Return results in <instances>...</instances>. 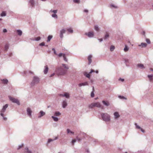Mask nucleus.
Instances as JSON below:
<instances>
[{
	"label": "nucleus",
	"instance_id": "nucleus-18",
	"mask_svg": "<svg viewBox=\"0 0 153 153\" xmlns=\"http://www.w3.org/2000/svg\"><path fill=\"white\" fill-rule=\"evenodd\" d=\"M62 107L63 108H65L67 105V102L66 100H64L63 101L62 103Z\"/></svg>",
	"mask_w": 153,
	"mask_h": 153
},
{
	"label": "nucleus",
	"instance_id": "nucleus-17",
	"mask_svg": "<svg viewBox=\"0 0 153 153\" xmlns=\"http://www.w3.org/2000/svg\"><path fill=\"white\" fill-rule=\"evenodd\" d=\"M48 71V68L47 65H46L44 66V69L43 71L44 73L45 74H47Z\"/></svg>",
	"mask_w": 153,
	"mask_h": 153
},
{
	"label": "nucleus",
	"instance_id": "nucleus-36",
	"mask_svg": "<svg viewBox=\"0 0 153 153\" xmlns=\"http://www.w3.org/2000/svg\"><path fill=\"white\" fill-rule=\"evenodd\" d=\"M67 133L68 134H69L70 133L71 134H74V132L72 131H71L70 129H67Z\"/></svg>",
	"mask_w": 153,
	"mask_h": 153
},
{
	"label": "nucleus",
	"instance_id": "nucleus-41",
	"mask_svg": "<svg viewBox=\"0 0 153 153\" xmlns=\"http://www.w3.org/2000/svg\"><path fill=\"white\" fill-rule=\"evenodd\" d=\"M64 54V53H60L59 54H57L56 55H57L58 57H60L62 56L63 57V54Z\"/></svg>",
	"mask_w": 153,
	"mask_h": 153
},
{
	"label": "nucleus",
	"instance_id": "nucleus-38",
	"mask_svg": "<svg viewBox=\"0 0 153 153\" xmlns=\"http://www.w3.org/2000/svg\"><path fill=\"white\" fill-rule=\"evenodd\" d=\"M94 29L97 31H99V28L97 25H95L94 26Z\"/></svg>",
	"mask_w": 153,
	"mask_h": 153
},
{
	"label": "nucleus",
	"instance_id": "nucleus-15",
	"mask_svg": "<svg viewBox=\"0 0 153 153\" xmlns=\"http://www.w3.org/2000/svg\"><path fill=\"white\" fill-rule=\"evenodd\" d=\"M147 46V44L145 43L142 42L138 46L141 48H146Z\"/></svg>",
	"mask_w": 153,
	"mask_h": 153
},
{
	"label": "nucleus",
	"instance_id": "nucleus-30",
	"mask_svg": "<svg viewBox=\"0 0 153 153\" xmlns=\"http://www.w3.org/2000/svg\"><path fill=\"white\" fill-rule=\"evenodd\" d=\"M54 140L53 139H51V138H49L48 139L47 142V144H48L49 143H50L51 142H52L54 141Z\"/></svg>",
	"mask_w": 153,
	"mask_h": 153
},
{
	"label": "nucleus",
	"instance_id": "nucleus-5",
	"mask_svg": "<svg viewBox=\"0 0 153 153\" xmlns=\"http://www.w3.org/2000/svg\"><path fill=\"white\" fill-rule=\"evenodd\" d=\"M9 98L10 100L13 102L16 103L18 105H20L19 101L17 99L13 98L11 96H9Z\"/></svg>",
	"mask_w": 153,
	"mask_h": 153
},
{
	"label": "nucleus",
	"instance_id": "nucleus-13",
	"mask_svg": "<svg viewBox=\"0 0 153 153\" xmlns=\"http://www.w3.org/2000/svg\"><path fill=\"white\" fill-rule=\"evenodd\" d=\"M124 62L126 64V66L127 67H129V64L131 63V62L130 60L128 59H124Z\"/></svg>",
	"mask_w": 153,
	"mask_h": 153
},
{
	"label": "nucleus",
	"instance_id": "nucleus-40",
	"mask_svg": "<svg viewBox=\"0 0 153 153\" xmlns=\"http://www.w3.org/2000/svg\"><path fill=\"white\" fill-rule=\"evenodd\" d=\"M118 98L121 99H126L124 97L120 95L118 96Z\"/></svg>",
	"mask_w": 153,
	"mask_h": 153
},
{
	"label": "nucleus",
	"instance_id": "nucleus-6",
	"mask_svg": "<svg viewBox=\"0 0 153 153\" xmlns=\"http://www.w3.org/2000/svg\"><path fill=\"white\" fill-rule=\"evenodd\" d=\"M57 10H51L49 11V13H53V14L51 15L52 17L54 18L55 19H57L58 18V16L56 13H57Z\"/></svg>",
	"mask_w": 153,
	"mask_h": 153
},
{
	"label": "nucleus",
	"instance_id": "nucleus-16",
	"mask_svg": "<svg viewBox=\"0 0 153 153\" xmlns=\"http://www.w3.org/2000/svg\"><path fill=\"white\" fill-rule=\"evenodd\" d=\"M114 118L115 119H117L120 117V115H119V113L117 112H115L114 113Z\"/></svg>",
	"mask_w": 153,
	"mask_h": 153
},
{
	"label": "nucleus",
	"instance_id": "nucleus-8",
	"mask_svg": "<svg viewBox=\"0 0 153 153\" xmlns=\"http://www.w3.org/2000/svg\"><path fill=\"white\" fill-rule=\"evenodd\" d=\"M94 107H97L98 108H101L102 109L103 108V106H102L100 103L99 102H94Z\"/></svg>",
	"mask_w": 153,
	"mask_h": 153
},
{
	"label": "nucleus",
	"instance_id": "nucleus-7",
	"mask_svg": "<svg viewBox=\"0 0 153 153\" xmlns=\"http://www.w3.org/2000/svg\"><path fill=\"white\" fill-rule=\"evenodd\" d=\"M32 111L31 109L30 108H27V115L30 117H32Z\"/></svg>",
	"mask_w": 153,
	"mask_h": 153
},
{
	"label": "nucleus",
	"instance_id": "nucleus-50",
	"mask_svg": "<svg viewBox=\"0 0 153 153\" xmlns=\"http://www.w3.org/2000/svg\"><path fill=\"white\" fill-rule=\"evenodd\" d=\"M92 141L94 143V144H95L97 142V140L94 139Z\"/></svg>",
	"mask_w": 153,
	"mask_h": 153
},
{
	"label": "nucleus",
	"instance_id": "nucleus-57",
	"mask_svg": "<svg viewBox=\"0 0 153 153\" xmlns=\"http://www.w3.org/2000/svg\"><path fill=\"white\" fill-rule=\"evenodd\" d=\"M76 139H74L72 141V143H75L76 141Z\"/></svg>",
	"mask_w": 153,
	"mask_h": 153
},
{
	"label": "nucleus",
	"instance_id": "nucleus-31",
	"mask_svg": "<svg viewBox=\"0 0 153 153\" xmlns=\"http://www.w3.org/2000/svg\"><path fill=\"white\" fill-rule=\"evenodd\" d=\"M53 36L52 35H49L48 37V39L47 40V42H49L51 39H52Z\"/></svg>",
	"mask_w": 153,
	"mask_h": 153
},
{
	"label": "nucleus",
	"instance_id": "nucleus-52",
	"mask_svg": "<svg viewBox=\"0 0 153 153\" xmlns=\"http://www.w3.org/2000/svg\"><path fill=\"white\" fill-rule=\"evenodd\" d=\"M45 45V43L44 42H42L39 44L40 46H44Z\"/></svg>",
	"mask_w": 153,
	"mask_h": 153
},
{
	"label": "nucleus",
	"instance_id": "nucleus-10",
	"mask_svg": "<svg viewBox=\"0 0 153 153\" xmlns=\"http://www.w3.org/2000/svg\"><path fill=\"white\" fill-rule=\"evenodd\" d=\"M85 35L87 36L89 38H92L94 36V33L93 32H89L85 33Z\"/></svg>",
	"mask_w": 153,
	"mask_h": 153
},
{
	"label": "nucleus",
	"instance_id": "nucleus-42",
	"mask_svg": "<svg viewBox=\"0 0 153 153\" xmlns=\"http://www.w3.org/2000/svg\"><path fill=\"white\" fill-rule=\"evenodd\" d=\"M6 13L4 11L2 12L1 14V16H6Z\"/></svg>",
	"mask_w": 153,
	"mask_h": 153
},
{
	"label": "nucleus",
	"instance_id": "nucleus-34",
	"mask_svg": "<svg viewBox=\"0 0 153 153\" xmlns=\"http://www.w3.org/2000/svg\"><path fill=\"white\" fill-rule=\"evenodd\" d=\"M51 117L53 119V120L55 121L56 122L58 120V118L57 117H55L53 116H52Z\"/></svg>",
	"mask_w": 153,
	"mask_h": 153
},
{
	"label": "nucleus",
	"instance_id": "nucleus-19",
	"mask_svg": "<svg viewBox=\"0 0 153 153\" xmlns=\"http://www.w3.org/2000/svg\"><path fill=\"white\" fill-rule=\"evenodd\" d=\"M92 57V56L91 55H89L88 58V65H90L92 62L91 58Z\"/></svg>",
	"mask_w": 153,
	"mask_h": 153
},
{
	"label": "nucleus",
	"instance_id": "nucleus-60",
	"mask_svg": "<svg viewBox=\"0 0 153 153\" xmlns=\"http://www.w3.org/2000/svg\"><path fill=\"white\" fill-rule=\"evenodd\" d=\"M59 96H60V97H64V94H59Z\"/></svg>",
	"mask_w": 153,
	"mask_h": 153
},
{
	"label": "nucleus",
	"instance_id": "nucleus-45",
	"mask_svg": "<svg viewBox=\"0 0 153 153\" xmlns=\"http://www.w3.org/2000/svg\"><path fill=\"white\" fill-rule=\"evenodd\" d=\"M146 41L147 42V43L148 44H150L151 43L150 40L148 39H146Z\"/></svg>",
	"mask_w": 153,
	"mask_h": 153
},
{
	"label": "nucleus",
	"instance_id": "nucleus-20",
	"mask_svg": "<svg viewBox=\"0 0 153 153\" xmlns=\"http://www.w3.org/2000/svg\"><path fill=\"white\" fill-rule=\"evenodd\" d=\"M88 85V82H85L84 83H79L78 84V85L79 87H81L82 86H84L85 85Z\"/></svg>",
	"mask_w": 153,
	"mask_h": 153
},
{
	"label": "nucleus",
	"instance_id": "nucleus-48",
	"mask_svg": "<svg viewBox=\"0 0 153 153\" xmlns=\"http://www.w3.org/2000/svg\"><path fill=\"white\" fill-rule=\"evenodd\" d=\"M94 94L93 92V91H92L91 92V97H94Z\"/></svg>",
	"mask_w": 153,
	"mask_h": 153
},
{
	"label": "nucleus",
	"instance_id": "nucleus-27",
	"mask_svg": "<svg viewBox=\"0 0 153 153\" xmlns=\"http://www.w3.org/2000/svg\"><path fill=\"white\" fill-rule=\"evenodd\" d=\"M25 152L26 153H32L31 151L29 150L27 147L25 148Z\"/></svg>",
	"mask_w": 153,
	"mask_h": 153
},
{
	"label": "nucleus",
	"instance_id": "nucleus-62",
	"mask_svg": "<svg viewBox=\"0 0 153 153\" xmlns=\"http://www.w3.org/2000/svg\"><path fill=\"white\" fill-rule=\"evenodd\" d=\"M55 75V73H53L52 74H51V76H50V77L53 76H54Z\"/></svg>",
	"mask_w": 153,
	"mask_h": 153
},
{
	"label": "nucleus",
	"instance_id": "nucleus-43",
	"mask_svg": "<svg viewBox=\"0 0 153 153\" xmlns=\"http://www.w3.org/2000/svg\"><path fill=\"white\" fill-rule=\"evenodd\" d=\"M115 49V47L114 46L111 45L110 48L111 51H113Z\"/></svg>",
	"mask_w": 153,
	"mask_h": 153
},
{
	"label": "nucleus",
	"instance_id": "nucleus-39",
	"mask_svg": "<svg viewBox=\"0 0 153 153\" xmlns=\"http://www.w3.org/2000/svg\"><path fill=\"white\" fill-rule=\"evenodd\" d=\"M9 47V45L8 44H6L5 46V49L6 51H7Z\"/></svg>",
	"mask_w": 153,
	"mask_h": 153
},
{
	"label": "nucleus",
	"instance_id": "nucleus-51",
	"mask_svg": "<svg viewBox=\"0 0 153 153\" xmlns=\"http://www.w3.org/2000/svg\"><path fill=\"white\" fill-rule=\"evenodd\" d=\"M23 146V144H22V145H21L20 146H19L17 148V149H20Z\"/></svg>",
	"mask_w": 153,
	"mask_h": 153
},
{
	"label": "nucleus",
	"instance_id": "nucleus-29",
	"mask_svg": "<svg viewBox=\"0 0 153 153\" xmlns=\"http://www.w3.org/2000/svg\"><path fill=\"white\" fill-rule=\"evenodd\" d=\"M129 50V48L126 45H125V47L124 48V51L125 52H126L128 51Z\"/></svg>",
	"mask_w": 153,
	"mask_h": 153
},
{
	"label": "nucleus",
	"instance_id": "nucleus-56",
	"mask_svg": "<svg viewBox=\"0 0 153 153\" xmlns=\"http://www.w3.org/2000/svg\"><path fill=\"white\" fill-rule=\"evenodd\" d=\"M83 12L85 13H88V10L86 9H85L83 10Z\"/></svg>",
	"mask_w": 153,
	"mask_h": 153
},
{
	"label": "nucleus",
	"instance_id": "nucleus-49",
	"mask_svg": "<svg viewBox=\"0 0 153 153\" xmlns=\"http://www.w3.org/2000/svg\"><path fill=\"white\" fill-rule=\"evenodd\" d=\"M74 2L76 3H79V0H73Z\"/></svg>",
	"mask_w": 153,
	"mask_h": 153
},
{
	"label": "nucleus",
	"instance_id": "nucleus-58",
	"mask_svg": "<svg viewBox=\"0 0 153 153\" xmlns=\"http://www.w3.org/2000/svg\"><path fill=\"white\" fill-rule=\"evenodd\" d=\"M94 71L93 70V69H91V71L89 73V74H91L92 73V72H94Z\"/></svg>",
	"mask_w": 153,
	"mask_h": 153
},
{
	"label": "nucleus",
	"instance_id": "nucleus-24",
	"mask_svg": "<svg viewBox=\"0 0 153 153\" xmlns=\"http://www.w3.org/2000/svg\"><path fill=\"white\" fill-rule=\"evenodd\" d=\"M16 32L17 33L18 35L19 36H20L22 35V32L21 30L19 29L17 30H16Z\"/></svg>",
	"mask_w": 153,
	"mask_h": 153
},
{
	"label": "nucleus",
	"instance_id": "nucleus-9",
	"mask_svg": "<svg viewBox=\"0 0 153 153\" xmlns=\"http://www.w3.org/2000/svg\"><path fill=\"white\" fill-rule=\"evenodd\" d=\"M45 114V113L42 111H40L38 114V118H40Z\"/></svg>",
	"mask_w": 153,
	"mask_h": 153
},
{
	"label": "nucleus",
	"instance_id": "nucleus-33",
	"mask_svg": "<svg viewBox=\"0 0 153 153\" xmlns=\"http://www.w3.org/2000/svg\"><path fill=\"white\" fill-rule=\"evenodd\" d=\"M109 37V34L108 33H106L105 34V36H104V39L106 40Z\"/></svg>",
	"mask_w": 153,
	"mask_h": 153
},
{
	"label": "nucleus",
	"instance_id": "nucleus-21",
	"mask_svg": "<svg viewBox=\"0 0 153 153\" xmlns=\"http://www.w3.org/2000/svg\"><path fill=\"white\" fill-rule=\"evenodd\" d=\"M147 76L149 79V81L150 82H152V80H153V74L148 75Z\"/></svg>",
	"mask_w": 153,
	"mask_h": 153
},
{
	"label": "nucleus",
	"instance_id": "nucleus-54",
	"mask_svg": "<svg viewBox=\"0 0 153 153\" xmlns=\"http://www.w3.org/2000/svg\"><path fill=\"white\" fill-rule=\"evenodd\" d=\"M58 138V136H56L55 137H54V138L53 139L54 140H55L57 139Z\"/></svg>",
	"mask_w": 153,
	"mask_h": 153
},
{
	"label": "nucleus",
	"instance_id": "nucleus-53",
	"mask_svg": "<svg viewBox=\"0 0 153 153\" xmlns=\"http://www.w3.org/2000/svg\"><path fill=\"white\" fill-rule=\"evenodd\" d=\"M111 7H113L114 8H117V6H116L114 4H111Z\"/></svg>",
	"mask_w": 153,
	"mask_h": 153
},
{
	"label": "nucleus",
	"instance_id": "nucleus-64",
	"mask_svg": "<svg viewBox=\"0 0 153 153\" xmlns=\"http://www.w3.org/2000/svg\"><path fill=\"white\" fill-rule=\"evenodd\" d=\"M124 153H130V152H125Z\"/></svg>",
	"mask_w": 153,
	"mask_h": 153
},
{
	"label": "nucleus",
	"instance_id": "nucleus-26",
	"mask_svg": "<svg viewBox=\"0 0 153 153\" xmlns=\"http://www.w3.org/2000/svg\"><path fill=\"white\" fill-rule=\"evenodd\" d=\"M64 97H65L67 98H69L70 97L69 94L67 92L65 93L64 94Z\"/></svg>",
	"mask_w": 153,
	"mask_h": 153
},
{
	"label": "nucleus",
	"instance_id": "nucleus-35",
	"mask_svg": "<svg viewBox=\"0 0 153 153\" xmlns=\"http://www.w3.org/2000/svg\"><path fill=\"white\" fill-rule=\"evenodd\" d=\"M61 114V113L59 111H56L55 112L54 115L57 116L60 115Z\"/></svg>",
	"mask_w": 153,
	"mask_h": 153
},
{
	"label": "nucleus",
	"instance_id": "nucleus-23",
	"mask_svg": "<svg viewBox=\"0 0 153 153\" xmlns=\"http://www.w3.org/2000/svg\"><path fill=\"white\" fill-rule=\"evenodd\" d=\"M137 66L141 69H144L145 68V67L142 64H137Z\"/></svg>",
	"mask_w": 153,
	"mask_h": 153
},
{
	"label": "nucleus",
	"instance_id": "nucleus-32",
	"mask_svg": "<svg viewBox=\"0 0 153 153\" xmlns=\"http://www.w3.org/2000/svg\"><path fill=\"white\" fill-rule=\"evenodd\" d=\"M84 76H86L87 77L90 79V75L89 74H87L86 72H85L84 74Z\"/></svg>",
	"mask_w": 153,
	"mask_h": 153
},
{
	"label": "nucleus",
	"instance_id": "nucleus-59",
	"mask_svg": "<svg viewBox=\"0 0 153 153\" xmlns=\"http://www.w3.org/2000/svg\"><path fill=\"white\" fill-rule=\"evenodd\" d=\"M119 80H120L122 82H123L124 80V79H121V78H120V79H119Z\"/></svg>",
	"mask_w": 153,
	"mask_h": 153
},
{
	"label": "nucleus",
	"instance_id": "nucleus-12",
	"mask_svg": "<svg viewBox=\"0 0 153 153\" xmlns=\"http://www.w3.org/2000/svg\"><path fill=\"white\" fill-rule=\"evenodd\" d=\"M102 102L104 106L107 107L108 106L110 105L109 102L108 101L103 100L102 101Z\"/></svg>",
	"mask_w": 153,
	"mask_h": 153
},
{
	"label": "nucleus",
	"instance_id": "nucleus-1",
	"mask_svg": "<svg viewBox=\"0 0 153 153\" xmlns=\"http://www.w3.org/2000/svg\"><path fill=\"white\" fill-rule=\"evenodd\" d=\"M62 66H60L58 67L56 72L58 75H64L67 72V70L69 69V67L67 65L65 64H62Z\"/></svg>",
	"mask_w": 153,
	"mask_h": 153
},
{
	"label": "nucleus",
	"instance_id": "nucleus-46",
	"mask_svg": "<svg viewBox=\"0 0 153 153\" xmlns=\"http://www.w3.org/2000/svg\"><path fill=\"white\" fill-rule=\"evenodd\" d=\"M41 39V37L39 36L35 38V40L36 41H38Z\"/></svg>",
	"mask_w": 153,
	"mask_h": 153
},
{
	"label": "nucleus",
	"instance_id": "nucleus-2",
	"mask_svg": "<svg viewBox=\"0 0 153 153\" xmlns=\"http://www.w3.org/2000/svg\"><path fill=\"white\" fill-rule=\"evenodd\" d=\"M8 104H6L4 105L2 109L0 111V115L3 117V119L5 120L6 121L7 120V118L4 117V113L5 112L6 109L8 107Z\"/></svg>",
	"mask_w": 153,
	"mask_h": 153
},
{
	"label": "nucleus",
	"instance_id": "nucleus-28",
	"mask_svg": "<svg viewBox=\"0 0 153 153\" xmlns=\"http://www.w3.org/2000/svg\"><path fill=\"white\" fill-rule=\"evenodd\" d=\"M67 31L70 33H72L73 32V29L71 28H69L67 29Z\"/></svg>",
	"mask_w": 153,
	"mask_h": 153
},
{
	"label": "nucleus",
	"instance_id": "nucleus-3",
	"mask_svg": "<svg viewBox=\"0 0 153 153\" xmlns=\"http://www.w3.org/2000/svg\"><path fill=\"white\" fill-rule=\"evenodd\" d=\"M102 120L105 122H109L111 120L110 116L107 113H102L101 114Z\"/></svg>",
	"mask_w": 153,
	"mask_h": 153
},
{
	"label": "nucleus",
	"instance_id": "nucleus-11",
	"mask_svg": "<svg viewBox=\"0 0 153 153\" xmlns=\"http://www.w3.org/2000/svg\"><path fill=\"white\" fill-rule=\"evenodd\" d=\"M66 30L65 29H62L60 31L59 36L61 38H62L63 37V34L65 33Z\"/></svg>",
	"mask_w": 153,
	"mask_h": 153
},
{
	"label": "nucleus",
	"instance_id": "nucleus-4",
	"mask_svg": "<svg viewBox=\"0 0 153 153\" xmlns=\"http://www.w3.org/2000/svg\"><path fill=\"white\" fill-rule=\"evenodd\" d=\"M39 81V77L36 76H34L32 81L31 82L30 85L31 87L35 85L38 83Z\"/></svg>",
	"mask_w": 153,
	"mask_h": 153
},
{
	"label": "nucleus",
	"instance_id": "nucleus-44",
	"mask_svg": "<svg viewBox=\"0 0 153 153\" xmlns=\"http://www.w3.org/2000/svg\"><path fill=\"white\" fill-rule=\"evenodd\" d=\"M63 57L64 60H65L66 62H68V59L66 57L65 54H63Z\"/></svg>",
	"mask_w": 153,
	"mask_h": 153
},
{
	"label": "nucleus",
	"instance_id": "nucleus-14",
	"mask_svg": "<svg viewBox=\"0 0 153 153\" xmlns=\"http://www.w3.org/2000/svg\"><path fill=\"white\" fill-rule=\"evenodd\" d=\"M135 127L136 129H140L141 131L143 133H144L145 132L144 130L142 128H141L140 126H139L137 124V123H135Z\"/></svg>",
	"mask_w": 153,
	"mask_h": 153
},
{
	"label": "nucleus",
	"instance_id": "nucleus-25",
	"mask_svg": "<svg viewBox=\"0 0 153 153\" xmlns=\"http://www.w3.org/2000/svg\"><path fill=\"white\" fill-rule=\"evenodd\" d=\"M29 2L30 4V5L32 7H33L34 5V0H29Z\"/></svg>",
	"mask_w": 153,
	"mask_h": 153
},
{
	"label": "nucleus",
	"instance_id": "nucleus-63",
	"mask_svg": "<svg viewBox=\"0 0 153 153\" xmlns=\"http://www.w3.org/2000/svg\"><path fill=\"white\" fill-rule=\"evenodd\" d=\"M94 72H95L97 74H98L99 73V71L98 70H96V71H94Z\"/></svg>",
	"mask_w": 153,
	"mask_h": 153
},
{
	"label": "nucleus",
	"instance_id": "nucleus-37",
	"mask_svg": "<svg viewBox=\"0 0 153 153\" xmlns=\"http://www.w3.org/2000/svg\"><path fill=\"white\" fill-rule=\"evenodd\" d=\"M88 107L90 108H92L94 107V102L89 105L88 106Z\"/></svg>",
	"mask_w": 153,
	"mask_h": 153
},
{
	"label": "nucleus",
	"instance_id": "nucleus-22",
	"mask_svg": "<svg viewBox=\"0 0 153 153\" xmlns=\"http://www.w3.org/2000/svg\"><path fill=\"white\" fill-rule=\"evenodd\" d=\"M2 83L4 84H7L8 82V80L7 79H1Z\"/></svg>",
	"mask_w": 153,
	"mask_h": 153
},
{
	"label": "nucleus",
	"instance_id": "nucleus-61",
	"mask_svg": "<svg viewBox=\"0 0 153 153\" xmlns=\"http://www.w3.org/2000/svg\"><path fill=\"white\" fill-rule=\"evenodd\" d=\"M98 40L100 42H101L102 41L103 39H99Z\"/></svg>",
	"mask_w": 153,
	"mask_h": 153
},
{
	"label": "nucleus",
	"instance_id": "nucleus-55",
	"mask_svg": "<svg viewBox=\"0 0 153 153\" xmlns=\"http://www.w3.org/2000/svg\"><path fill=\"white\" fill-rule=\"evenodd\" d=\"M3 31L4 33H6L7 32V30L5 28L3 30Z\"/></svg>",
	"mask_w": 153,
	"mask_h": 153
},
{
	"label": "nucleus",
	"instance_id": "nucleus-47",
	"mask_svg": "<svg viewBox=\"0 0 153 153\" xmlns=\"http://www.w3.org/2000/svg\"><path fill=\"white\" fill-rule=\"evenodd\" d=\"M52 50L53 51V53L54 54H55L56 55H57V54L56 53L55 50L54 48H52Z\"/></svg>",
	"mask_w": 153,
	"mask_h": 153
}]
</instances>
